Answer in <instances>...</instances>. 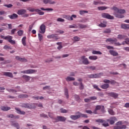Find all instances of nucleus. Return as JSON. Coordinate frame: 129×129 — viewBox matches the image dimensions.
I'll list each match as a JSON object with an SVG mask.
<instances>
[{
    "mask_svg": "<svg viewBox=\"0 0 129 129\" xmlns=\"http://www.w3.org/2000/svg\"><path fill=\"white\" fill-rule=\"evenodd\" d=\"M105 42H106V43H109V44H113V39L107 38Z\"/></svg>",
    "mask_w": 129,
    "mask_h": 129,
    "instance_id": "nucleus-29",
    "label": "nucleus"
},
{
    "mask_svg": "<svg viewBox=\"0 0 129 129\" xmlns=\"http://www.w3.org/2000/svg\"><path fill=\"white\" fill-rule=\"evenodd\" d=\"M89 59L90 60H97V56H96V55L90 56L89 57Z\"/></svg>",
    "mask_w": 129,
    "mask_h": 129,
    "instance_id": "nucleus-33",
    "label": "nucleus"
},
{
    "mask_svg": "<svg viewBox=\"0 0 129 129\" xmlns=\"http://www.w3.org/2000/svg\"><path fill=\"white\" fill-rule=\"evenodd\" d=\"M79 62L81 64H84V65H88L90 64V62L88 60V58H86L85 55L82 56L79 59Z\"/></svg>",
    "mask_w": 129,
    "mask_h": 129,
    "instance_id": "nucleus-2",
    "label": "nucleus"
},
{
    "mask_svg": "<svg viewBox=\"0 0 129 129\" xmlns=\"http://www.w3.org/2000/svg\"><path fill=\"white\" fill-rule=\"evenodd\" d=\"M107 24V22L106 21H103V23H101L100 24H99V27H100L101 28H105L106 27V25Z\"/></svg>",
    "mask_w": 129,
    "mask_h": 129,
    "instance_id": "nucleus-17",
    "label": "nucleus"
},
{
    "mask_svg": "<svg viewBox=\"0 0 129 129\" xmlns=\"http://www.w3.org/2000/svg\"><path fill=\"white\" fill-rule=\"evenodd\" d=\"M33 27H34V24H32L29 26V29H28L29 32H31L32 31V29H33Z\"/></svg>",
    "mask_w": 129,
    "mask_h": 129,
    "instance_id": "nucleus-56",
    "label": "nucleus"
},
{
    "mask_svg": "<svg viewBox=\"0 0 129 129\" xmlns=\"http://www.w3.org/2000/svg\"><path fill=\"white\" fill-rule=\"evenodd\" d=\"M21 107L25 108H29V104L23 103L21 105Z\"/></svg>",
    "mask_w": 129,
    "mask_h": 129,
    "instance_id": "nucleus-40",
    "label": "nucleus"
},
{
    "mask_svg": "<svg viewBox=\"0 0 129 129\" xmlns=\"http://www.w3.org/2000/svg\"><path fill=\"white\" fill-rule=\"evenodd\" d=\"M27 39V37L25 36L22 38V42L23 46H26V40Z\"/></svg>",
    "mask_w": 129,
    "mask_h": 129,
    "instance_id": "nucleus-31",
    "label": "nucleus"
},
{
    "mask_svg": "<svg viewBox=\"0 0 129 129\" xmlns=\"http://www.w3.org/2000/svg\"><path fill=\"white\" fill-rule=\"evenodd\" d=\"M74 40L76 42H78V41H80V38L78 37V36H75L74 37Z\"/></svg>",
    "mask_w": 129,
    "mask_h": 129,
    "instance_id": "nucleus-48",
    "label": "nucleus"
},
{
    "mask_svg": "<svg viewBox=\"0 0 129 129\" xmlns=\"http://www.w3.org/2000/svg\"><path fill=\"white\" fill-rule=\"evenodd\" d=\"M111 31L110 29H106L103 33L104 34H109V33H110Z\"/></svg>",
    "mask_w": 129,
    "mask_h": 129,
    "instance_id": "nucleus-58",
    "label": "nucleus"
},
{
    "mask_svg": "<svg viewBox=\"0 0 129 129\" xmlns=\"http://www.w3.org/2000/svg\"><path fill=\"white\" fill-rule=\"evenodd\" d=\"M4 7H6V8H8V9H10L11 8H13V5L12 4H5L4 5Z\"/></svg>",
    "mask_w": 129,
    "mask_h": 129,
    "instance_id": "nucleus-45",
    "label": "nucleus"
},
{
    "mask_svg": "<svg viewBox=\"0 0 129 129\" xmlns=\"http://www.w3.org/2000/svg\"><path fill=\"white\" fill-rule=\"evenodd\" d=\"M93 5L95 6H97L98 5H102V3L100 1H94L93 2Z\"/></svg>",
    "mask_w": 129,
    "mask_h": 129,
    "instance_id": "nucleus-37",
    "label": "nucleus"
},
{
    "mask_svg": "<svg viewBox=\"0 0 129 129\" xmlns=\"http://www.w3.org/2000/svg\"><path fill=\"white\" fill-rule=\"evenodd\" d=\"M125 40H126V41H125V44H126V45H129V38L126 37Z\"/></svg>",
    "mask_w": 129,
    "mask_h": 129,
    "instance_id": "nucleus-63",
    "label": "nucleus"
},
{
    "mask_svg": "<svg viewBox=\"0 0 129 129\" xmlns=\"http://www.w3.org/2000/svg\"><path fill=\"white\" fill-rule=\"evenodd\" d=\"M3 75H4V76H7V77H10V78H13L14 77L13 73L11 72H4Z\"/></svg>",
    "mask_w": 129,
    "mask_h": 129,
    "instance_id": "nucleus-12",
    "label": "nucleus"
},
{
    "mask_svg": "<svg viewBox=\"0 0 129 129\" xmlns=\"http://www.w3.org/2000/svg\"><path fill=\"white\" fill-rule=\"evenodd\" d=\"M116 41H117V39L114 38L113 40L114 45H115V46H120L121 44L119 43V42H115Z\"/></svg>",
    "mask_w": 129,
    "mask_h": 129,
    "instance_id": "nucleus-32",
    "label": "nucleus"
},
{
    "mask_svg": "<svg viewBox=\"0 0 129 129\" xmlns=\"http://www.w3.org/2000/svg\"><path fill=\"white\" fill-rule=\"evenodd\" d=\"M66 81H68V82H69L70 81H74V80H75V78L72 77L68 76L66 78Z\"/></svg>",
    "mask_w": 129,
    "mask_h": 129,
    "instance_id": "nucleus-20",
    "label": "nucleus"
},
{
    "mask_svg": "<svg viewBox=\"0 0 129 129\" xmlns=\"http://www.w3.org/2000/svg\"><path fill=\"white\" fill-rule=\"evenodd\" d=\"M96 122H100L101 123H103L104 122V120L101 119H98L96 120Z\"/></svg>",
    "mask_w": 129,
    "mask_h": 129,
    "instance_id": "nucleus-46",
    "label": "nucleus"
},
{
    "mask_svg": "<svg viewBox=\"0 0 129 129\" xmlns=\"http://www.w3.org/2000/svg\"><path fill=\"white\" fill-rule=\"evenodd\" d=\"M4 49L5 50H9V49H10V50H12V47H11L10 46L8 45H6L4 46Z\"/></svg>",
    "mask_w": 129,
    "mask_h": 129,
    "instance_id": "nucleus-42",
    "label": "nucleus"
},
{
    "mask_svg": "<svg viewBox=\"0 0 129 129\" xmlns=\"http://www.w3.org/2000/svg\"><path fill=\"white\" fill-rule=\"evenodd\" d=\"M40 116L41 117H44V118H48V115H47V114H45L44 113L40 114Z\"/></svg>",
    "mask_w": 129,
    "mask_h": 129,
    "instance_id": "nucleus-52",
    "label": "nucleus"
},
{
    "mask_svg": "<svg viewBox=\"0 0 129 129\" xmlns=\"http://www.w3.org/2000/svg\"><path fill=\"white\" fill-rule=\"evenodd\" d=\"M80 87L79 88L81 90H83L84 89V86H83V84H82V82H81L80 84Z\"/></svg>",
    "mask_w": 129,
    "mask_h": 129,
    "instance_id": "nucleus-49",
    "label": "nucleus"
},
{
    "mask_svg": "<svg viewBox=\"0 0 129 129\" xmlns=\"http://www.w3.org/2000/svg\"><path fill=\"white\" fill-rule=\"evenodd\" d=\"M76 114L78 115L70 116V118L73 120H76V119H78V118H80V117H85L86 118H87V117H88V116H87V114H82L79 111L77 112Z\"/></svg>",
    "mask_w": 129,
    "mask_h": 129,
    "instance_id": "nucleus-1",
    "label": "nucleus"
},
{
    "mask_svg": "<svg viewBox=\"0 0 129 129\" xmlns=\"http://www.w3.org/2000/svg\"><path fill=\"white\" fill-rule=\"evenodd\" d=\"M43 3L45 4V5H47V4H49V5H54L55 2L54 1H52V0H43Z\"/></svg>",
    "mask_w": 129,
    "mask_h": 129,
    "instance_id": "nucleus-14",
    "label": "nucleus"
},
{
    "mask_svg": "<svg viewBox=\"0 0 129 129\" xmlns=\"http://www.w3.org/2000/svg\"><path fill=\"white\" fill-rule=\"evenodd\" d=\"M40 30L39 32L40 34H45V32H46V26L44 24H42L40 27Z\"/></svg>",
    "mask_w": 129,
    "mask_h": 129,
    "instance_id": "nucleus-11",
    "label": "nucleus"
},
{
    "mask_svg": "<svg viewBox=\"0 0 129 129\" xmlns=\"http://www.w3.org/2000/svg\"><path fill=\"white\" fill-rule=\"evenodd\" d=\"M93 87H94V88H95L96 89H97V90H98V91H101V89H100L99 88H98V86H97L96 85H94Z\"/></svg>",
    "mask_w": 129,
    "mask_h": 129,
    "instance_id": "nucleus-54",
    "label": "nucleus"
},
{
    "mask_svg": "<svg viewBox=\"0 0 129 129\" xmlns=\"http://www.w3.org/2000/svg\"><path fill=\"white\" fill-rule=\"evenodd\" d=\"M64 94L67 97V98H69V95L68 94V89H64Z\"/></svg>",
    "mask_w": 129,
    "mask_h": 129,
    "instance_id": "nucleus-41",
    "label": "nucleus"
},
{
    "mask_svg": "<svg viewBox=\"0 0 129 129\" xmlns=\"http://www.w3.org/2000/svg\"><path fill=\"white\" fill-rule=\"evenodd\" d=\"M64 18L66 20H68L69 21H73V18L70 17L69 15L66 16Z\"/></svg>",
    "mask_w": 129,
    "mask_h": 129,
    "instance_id": "nucleus-39",
    "label": "nucleus"
},
{
    "mask_svg": "<svg viewBox=\"0 0 129 129\" xmlns=\"http://www.w3.org/2000/svg\"><path fill=\"white\" fill-rule=\"evenodd\" d=\"M56 21L57 22H64L65 20L62 18H58Z\"/></svg>",
    "mask_w": 129,
    "mask_h": 129,
    "instance_id": "nucleus-62",
    "label": "nucleus"
},
{
    "mask_svg": "<svg viewBox=\"0 0 129 129\" xmlns=\"http://www.w3.org/2000/svg\"><path fill=\"white\" fill-rule=\"evenodd\" d=\"M79 27L80 29H86L87 25H85L84 24H79Z\"/></svg>",
    "mask_w": 129,
    "mask_h": 129,
    "instance_id": "nucleus-44",
    "label": "nucleus"
},
{
    "mask_svg": "<svg viewBox=\"0 0 129 129\" xmlns=\"http://www.w3.org/2000/svg\"><path fill=\"white\" fill-rule=\"evenodd\" d=\"M107 9V8L106 7H98V10H99V11H104V10H106Z\"/></svg>",
    "mask_w": 129,
    "mask_h": 129,
    "instance_id": "nucleus-38",
    "label": "nucleus"
},
{
    "mask_svg": "<svg viewBox=\"0 0 129 129\" xmlns=\"http://www.w3.org/2000/svg\"><path fill=\"white\" fill-rule=\"evenodd\" d=\"M84 101H85V102H87V103L90 102V101H91L90 98L89 97L88 98L84 99Z\"/></svg>",
    "mask_w": 129,
    "mask_h": 129,
    "instance_id": "nucleus-60",
    "label": "nucleus"
},
{
    "mask_svg": "<svg viewBox=\"0 0 129 129\" xmlns=\"http://www.w3.org/2000/svg\"><path fill=\"white\" fill-rule=\"evenodd\" d=\"M27 13V10L25 9H21L18 11V15H25V13Z\"/></svg>",
    "mask_w": 129,
    "mask_h": 129,
    "instance_id": "nucleus-15",
    "label": "nucleus"
},
{
    "mask_svg": "<svg viewBox=\"0 0 129 129\" xmlns=\"http://www.w3.org/2000/svg\"><path fill=\"white\" fill-rule=\"evenodd\" d=\"M48 116L50 117V118H52V121H53V119L55 118H54V114L52 113H48Z\"/></svg>",
    "mask_w": 129,
    "mask_h": 129,
    "instance_id": "nucleus-53",
    "label": "nucleus"
},
{
    "mask_svg": "<svg viewBox=\"0 0 129 129\" xmlns=\"http://www.w3.org/2000/svg\"><path fill=\"white\" fill-rule=\"evenodd\" d=\"M102 89H107L109 87V84H103L100 86Z\"/></svg>",
    "mask_w": 129,
    "mask_h": 129,
    "instance_id": "nucleus-19",
    "label": "nucleus"
},
{
    "mask_svg": "<svg viewBox=\"0 0 129 129\" xmlns=\"http://www.w3.org/2000/svg\"><path fill=\"white\" fill-rule=\"evenodd\" d=\"M102 17L108 20H113V16H111L108 13H103L101 15Z\"/></svg>",
    "mask_w": 129,
    "mask_h": 129,
    "instance_id": "nucleus-7",
    "label": "nucleus"
},
{
    "mask_svg": "<svg viewBox=\"0 0 129 129\" xmlns=\"http://www.w3.org/2000/svg\"><path fill=\"white\" fill-rule=\"evenodd\" d=\"M113 10L116 14H120L121 15H122V14L125 13V10L124 9L118 10L117 8L113 7Z\"/></svg>",
    "mask_w": 129,
    "mask_h": 129,
    "instance_id": "nucleus-9",
    "label": "nucleus"
},
{
    "mask_svg": "<svg viewBox=\"0 0 129 129\" xmlns=\"http://www.w3.org/2000/svg\"><path fill=\"white\" fill-rule=\"evenodd\" d=\"M41 10L42 11H53V9H51V8L44 9V8H41Z\"/></svg>",
    "mask_w": 129,
    "mask_h": 129,
    "instance_id": "nucleus-51",
    "label": "nucleus"
},
{
    "mask_svg": "<svg viewBox=\"0 0 129 129\" xmlns=\"http://www.w3.org/2000/svg\"><path fill=\"white\" fill-rule=\"evenodd\" d=\"M12 125L17 129H20V125H19V123H12Z\"/></svg>",
    "mask_w": 129,
    "mask_h": 129,
    "instance_id": "nucleus-36",
    "label": "nucleus"
},
{
    "mask_svg": "<svg viewBox=\"0 0 129 129\" xmlns=\"http://www.w3.org/2000/svg\"><path fill=\"white\" fill-rule=\"evenodd\" d=\"M114 16L116 18H118V19H122V18H124V16L119 13H116V14H114Z\"/></svg>",
    "mask_w": 129,
    "mask_h": 129,
    "instance_id": "nucleus-24",
    "label": "nucleus"
},
{
    "mask_svg": "<svg viewBox=\"0 0 129 129\" xmlns=\"http://www.w3.org/2000/svg\"><path fill=\"white\" fill-rule=\"evenodd\" d=\"M20 61V62H27V59H26L25 58L21 57Z\"/></svg>",
    "mask_w": 129,
    "mask_h": 129,
    "instance_id": "nucleus-59",
    "label": "nucleus"
},
{
    "mask_svg": "<svg viewBox=\"0 0 129 129\" xmlns=\"http://www.w3.org/2000/svg\"><path fill=\"white\" fill-rule=\"evenodd\" d=\"M37 72V70L29 69L21 72V73H23L24 74H34Z\"/></svg>",
    "mask_w": 129,
    "mask_h": 129,
    "instance_id": "nucleus-5",
    "label": "nucleus"
},
{
    "mask_svg": "<svg viewBox=\"0 0 129 129\" xmlns=\"http://www.w3.org/2000/svg\"><path fill=\"white\" fill-rule=\"evenodd\" d=\"M92 54H93V55H101L102 53H101V52H100V51L93 50L92 51Z\"/></svg>",
    "mask_w": 129,
    "mask_h": 129,
    "instance_id": "nucleus-30",
    "label": "nucleus"
},
{
    "mask_svg": "<svg viewBox=\"0 0 129 129\" xmlns=\"http://www.w3.org/2000/svg\"><path fill=\"white\" fill-rule=\"evenodd\" d=\"M60 112L61 113H67V110L64 108H61L60 109Z\"/></svg>",
    "mask_w": 129,
    "mask_h": 129,
    "instance_id": "nucleus-50",
    "label": "nucleus"
},
{
    "mask_svg": "<svg viewBox=\"0 0 129 129\" xmlns=\"http://www.w3.org/2000/svg\"><path fill=\"white\" fill-rule=\"evenodd\" d=\"M5 40H7L8 41V42H10V41H11L13 40V36H12L11 35H8V36H6Z\"/></svg>",
    "mask_w": 129,
    "mask_h": 129,
    "instance_id": "nucleus-28",
    "label": "nucleus"
},
{
    "mask_svg": "<svg viewBox=\"0 0 129 129\" xmlns=\"http://www.w3.org/2000/svg\"><path fill=\"white\" fill-rule=\"evenodd\" d=\"M66 119H67V118L65 117L57 116L56 117L53 119V122H59V121L64 122V121H66Z\"/></svg>",
    "mask_w": 129,
    "mask_h": 129,
    "instance_id": "nucleus-4",
    "label": "nucleus"
},
{
    "mask_svg": "<svg viewBox=\"0 0 129 129\" xmlns=\"http://www.w3.org/2000/svg\"><path fill=\"white\" fill-rule=\"evenodd\" d=\"M19 98H28L29 96L27 94H21L18 96Z\"/></svg>",
    "mask_w": 129,
    "mask_h": 129,
    "instance_id": "nucleus-26",
    "label": "nucleus"
},
{
    "mask_svg": "<svg viewBox=\"0 0 129 129\" xmlns=\"http://www.w3.org/2000/svg\"><path fill=\"white\" fill-rule=\"evenodd\" d=\"M48 39H52V38H55L56 40H58V38L56 37V34H51L47 36Z\"/></svg>",
    "mask_w": 129,
    "mask_h": 129,
    "instance_id": "nucleus-27",
    "label": "nucleus"
},
{
    "mask_svg": "<svg viewBox=\"0 0 129 129\" xmlns=\"http://www.w3.org/2000/svg\"><path fill=\"white\" fill-rule=\"evenodd\" d=\"M15 110L17 111V113L19 114H22V115H25L26 114V112L24 111L21 110V109L18 108V107H15Z\"/></svg>",
    "mask_w": 129,
    "mask_h": 129,
    "instance_id": "nucleus-13",
    "label": "nucleus"
},
{
    "mask_svg": "<svg viewBox=\"0 0 129 129\" xmlns=\"http://www.w3.org/2000/svg\"><path fill=\"white\" fill-rule=\"evenodd\" d=\"M124 107H125L126 108H129V103H126L124 105Z\"/></svg>",
    "mask_w": 129,
    "mask_h": 129,
    "instance_id": "nucleus-64",
    "label": "nucleus"
},
{
    "mask_svg": "<svg viewBox=\"0 0 129 129\" xmlns=\"http://www.w3.org/2000/svg\"><path fill=\"white\" fill-rule=\"evenodd\" d=\"M121 28L122 29H129V24H121Z\"/></svg>",
    "mask_w": 129,
    "mask_h": 129,
    "instance_id": "nucleus-25",
    "label": "nucleus"
},
{
    "mask_svg": "<svg viewBox=\"0 0 129 129\" xmlns=\"http://www.w3.org/2000/svg\"><path fill=\"white\" fill-rule=\"evenodd\" d=\"M38 39L40 41V42H41V41H42L43 40V35L40 33L38 34Z\"/></svg>",
    "mask_w": 129,
    "mask_h": 129,
    "instance_id": "nucleus-47",
    "label": "nucleus"
},
{
    "mask_svg": "<svg viewBox=\"0 0 129 129\" xmlns=\"http://www.w3.org/2000/svg\"><path fill=\"white\" fill-rule=\"evenodd\" d=\"M102 17L108 20H113V16H111L108 13H103L101 15Z\"/></svg>",
    "mask_w": 129,
    "mask_h": 129,
    "instance_id": "nucleus-6",
    "label": "nucleus"
},
{
    "mask_svg": "<svg viewBox=\"0 0 129 129\" xmlns=\"http://www.w3.org/2000/svg\"><path fill=\"white\" fill-rule=\"evenodd\" d=\"M17 34H18V36L21 37V36H23V34H24V31H23L22 30H20L19 31H18L17 32Z\"/></svg>",
    "mask_w": 129,
    "mask_h": 129,
    "instance_id": "nucleus-35",
    "label": "nucleus"
},
{
    "mask_svg": "<svg viewBox=\"0 0 129 129\" xmlns=\"http://www.w3.org/2000/svg\"><path fill=\"white\" fill-rule=\"evenodd\" d=\"M126 35H122V34H119L117 36V39H119V40H125L126 38Z\"/></svg>",
    "mask_w": 129,
    "mask_h": 129,
    "instance_id": "nucleus-16",
    "label": "nucleus"
},
{
    "mask_svg": "<svg viewBox=\"0 0 129 129\" xmlns=\"http://www.w3.org/2000/svg\"><path fill=\"white\" fill-rule=\"evenodd\" d=\"M88 13V11H85V10H81L80 11V15H84V14H87Z\"/></svg>",
    "mask_w": 129,
    "mask_h": 129,
    "instance_id": "nucleus-43",
    "label": "nucleus"
},
{
    "mask_svg": "<svg viewBox=\"0 0 129 129\" xmlns=\"http://www.w3.org/2000/svg\"><path fill=\"white\" fill-rule=\"evenodd\" d=\"M75 98L77 100V101H78L79 102H80V101H81V99L80 98V97H79V96L78 95H75Z\"/></svg>",
    "mask_w": 129,
    "mask_h": 129,
    "instance_id": "nucleus-34",
    "label": "nucleus"
},
{
    "mask_svg": "<svg viewBox=\"0 0 129 129\" xmlns=\"http://www.w3.org/2000/svg\"><path fill=\"white\" fill-rule=\"evenodd\" d=\"M107 121L109 122L110 124H113V119H107Z\"/></svg>",
    "mask_w": 129,
    "mask_h": 129,
    "instance_id": "nucleus-55",
    "label": "nucleus"
},
{
    "mask_svg": "<svg viewBox=\"0 0 129 129\" xmlns=\"http://www.w3.org/2000/svg\"><path fill=\"white\" fill-rule=\"evenodd\" d=\"M22 78L27 82L29 81L31 79V77L24 75L22 76Z\"/></svg>",
    "mask_w": 129,
    "mask_h": 129,
    "instance_id": "nucleus-22",
    "label": "nucleus"
},
{
    "mask_svg": "<svg viewBox=\"0 0 129 129\" xmlns=\"http://www.w3.org/2000/svg\"><path fill=\"white\" fill-rule=\"evenodd\" d=\"M8 17L10 19H11V20H15V19H17V18H18V16L16 14L14 13L11 15H9Z\"/></svg>",
    "mask_w": 129,
    "mask_h": 129,
    "instance_id": "nucleus-18",
    "label": "nucleus"
},
{
    "mask_svg": "<svg viewBox=\"0 0 129 129\" xmlns=\"http://www.w3.org/2000/svg\"><path fill=\"white\" fill-rule=\"evenodd\" d=\"M90 100H96V99H97V98L95 96H92V97H90Z\"/></svg>",
    "mask_w": 129,
    "mask_h": 129,
    "instance_id": "nucleus-61",
    "label": "nucleus"
},
{
    "mask_svg": "<svg viewBox=\"0 0 129 129\" xmlns=\"http://www.w3.org/2000/svg\"><path fill=\"white\" fill-rule=\"evenodd\" d=\"M103 74L102 73H99V74H94L89 75L88 76V78H99L100 76H102Z\"/></svg>",
    "mask_w": 129,
    "mask_h": 129,
    "instance_id": "nucleus-8",
    "label": "nucleus"
},
{
    "mask_svg": "<svg viewBox=\"0 0 129 129\" xmlns=\"http://www.w3.org/2000/svg\"><path fill=\"white\" fill-rule=\"evenodd\" d=\"M1 109L4 111H8V110H10L11 109V107L8 106H2L1 107Z\"/></svg>",
    "mask_w": 129,
    "mask_h": 129,
    "instance_id": "nucleus-23",
    "label": "nucleus"
},
{
    "mask_svg": "<svg viewBox=\"0 0 129 129\" xmlns=\"http://www.w3.org/2000/svg\"><path fill=\"white\" fill-rule=\"evenodd\" d=\"M104 109V106H101V105H97L96 106L95 110L93 111V113H94L95 114H97V110H100V109Z\"/></svg>",
    "mask_w": 129,
    "mask_h": 129,
    "instance_id": "nucleus-10",
    "label": "nucleus"
},
{
    "mask_svg": "<svg viewBox=\"0 0 129 129\" xmlns=\"http://www.w3.org/2000/svg\"><path fill=\"white\" fill-rule=\"evenodd\" d=\"M27 10L28 11H29V12H31V13H33V12H35V9L32 8H28Z\"/></svg>",
    "mask_w": 129,
    "mask_h": 129,
    "instance_id": "nucleus-57",
    "label": "nucleus"
},
{
    "mask_svg": "<svg viewBox=\"0 0 129 129\" xmlns=\"http://www.w3.org/2000/svg\"><path fill=\"white\" fill-rule=\"evenodd\" d=\"M36 104H35V103L29 104L28 108L29 109L36 108Z\"/></svg>",
    "mask_w": 129,
    "mask_h": 129,
    "instance_id": "nucleus-21",
    "label": "nucleus"
},
{
    "mask_svg": "<svg viewBox=\"0 0 129 129\" xmlns=\"http://www.w3.org/2000/svg\"><path fill=\"white\" fill-rule=\"evenodd\" d=\"M122 121H119L116 123V125L114 126V129H125L127 128L126 125H122Z\"/></svg>",
    "mask_w": 129,
    "mask_h": 129,
    "instance_id": "nucleus-3",
    "label": "nucleus"
}]
</instances>
